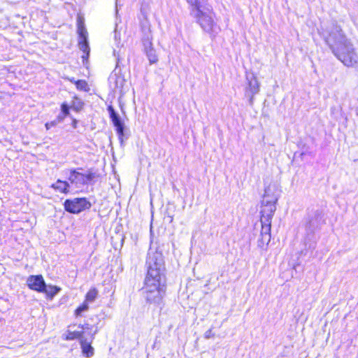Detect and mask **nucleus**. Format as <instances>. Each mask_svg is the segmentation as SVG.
Returning a JSON list of instances; mask_svg holds the SVG:
<instances>
[{
    "mask_svg": "<svg viewBox=\"0 0 358 358\" xmlns=\"http://www.w3.org/2000/svg\"><path fill=\"white\" fill-rule=\"evenodd\" d=\"M63 338L66 341H71L76 338H78L80 340V342L81 341V338H83V331H68L66 334H63Z\"/></svg>",
    "mask_w": 358,
    "mask_h": 358,
    "instance_id": "17",
    "label": "nucleus"
},
{
    "mask_svg": "<svg viewBox=\"0 0 358 358\" xmlns=\"http://www.w3.org/2000/svg\"><path fill=\"white\" fill-rule=\"evenodd\" d=\"M120 50H119L117 52L115 49H114V50H113V54L117 57V66L118 65V64H119V62L120 61Z\"/></svg>",
    "mask_w": 358,
    "mask_h": 358,
    "instance_id": "30",
    "label": "nucleus"
},
{
    "mask_svg": "<svg viewBox=\"0 0 358 358\" xmlns=\"http://www.w3.org/2000/svg\"><path fill=\"white\" fill-rule=\"evenodd\" d=\"M187 3L191 6L192 9L201 8L202 6L200 4L199 0H187Z\"/></svg>",
    "mask_w": 358,
    "mask_h": 358,
    "instance_id": "24",
    "label": "nucleus"
},
{
    "mask_svg": "<svg viewBox=\"0 0 358 358\" xmlns=\"http://www.w3.org/2000/svg\"><path fill=\"white\" fill-rule=\"evenodd\" d=\"M322 218V212L319 210H310L306 217V237L304 243L308 250H313L315 248V241L313 238L315 230L321 224Z\"/></svg>",
    "mask_w": 358,
    "mask_h": 358,
    "instance_id": "4",
    "label": "nucleus"
},
{
    "mask_svg": "<svg viewBox=\"0 0 358 358\" xmlns=\"http://www.w3.org/2000/svg\"><path fill=\"white\" fill-rule=\"evenodd\" d=\"M114 38H115V41H116L117 43V46L119 47V44H120V36L118 35V34L115 31V36H114Z\"/></svg>",
    "mask_w": 358,
    "mask_h": 358,
    "instance_id": "31",
    "label": "nucleus"
},
{
    "mask_svg": "<svg viewBox=\"0 0 358 358\" xmlns=\"http://www.w3.org/2000/svg\"><path fill=\"white\" fill-rule=\"evenodd\" d=\"M320 34L332 53L346 66L350 67L358 62L353 44L347 38L341 27L332 23L325 29L322 28Z\"/></svg>",
    "mask_w": 358,
    "mask_h": 358,
    "instance_id": "2",
    "label": "nucleus"
},
{
    "mask_svg": "<svg viewBox=\"0 0 358 358\" xmlns=\"http://www.w3.org/2000/svg\"><path fill=\"white\" fill-rule=\"evenodd\" d=\"M57 124H58V121L54 120L50 122H47L45 126L47 129H50L51 127H55Z\"/></svg>",
    "mask_w": 358,
    "mask_h": 358,
    "instance_id": "27",
    "label": "nucleus"
},
{
    "mask_svg": "<svg viewBox=\"0 0 358 358\" xmlns=\"http://www.w3.org/2000/svg\"><path fill=\"white\" fill-rule=\"evenodd\" d=\"M214 336V334L212 332V330L211 329H208V331H206L204 334V337L206 339H208V338H213Z\"/></svg>",
    "mask_w": 358,
    "mask_h": 358,
    "instance_id": "28",
    "label": "nucleus"
},
{
    "mask_svg": "<svg viewBox=\"0 0 358 358\" xmlns=\"http://www.w3.org/2000/svg\"><path fill=\"white\" fill-rule=\"evenodd\" d=\"M65 116H64V115L62 113L60 115H59L57 116V117L55 119V120H57L58 121V123L61 122L63 121L64 118Z\"/></svg>",
    "mask_w": 358,
    "mask_h": 358,
    "instance_id": "32",
    "label": "nucleus"
},
{
    "mask_svg": "<svg viewBox=\"0 0 358 358\" xmlns=\"http://www.w3.org/2000/svg\"><path fill=\"white\" fill-rule=\"evenodd\" d=\"M68 79H69V80L71 83H74V84L76 85V82L77 80H76L74 78H68Z\"/></svg>",
    "mask_w": 358,
    "mask_h": 358,
    "instance_id": "33",
    "label": "nucleus"
},
{
    "mask_svg": "<svg viewBox=\"0 0 358 358\" xmlns=\"http://www.w3.org/2000/svg\"><path fill=\"white\" fill-rule=\"evenodd\" d=\"M62 113L64 116H66L69 113V107L67 103H63L61 106Z\"/></svg>",
    "mask_w": 358,
    "mask_h": 358,
    "instance_id": "26",
    "label": "nucleus"
},
{
    "mask_svg": "<svg viewBox=\"0 0 358 358\" xmlns=\"http://www.w3.org/2000/svg\"><path fill=\"white\" fill-rule=\"evenodd\" d=\"M110 118L111 119V121L114 127H115L116 132L118 136V139L120 143L122 145L124 138H127V136H125L124 134V124L122 120L121 117H120L119 114H117Z\"/></svg>",
    "mask_w": 358,
    "mask_h": 358,
    "instance_id": "11",
    "label": "nucleus"
},
{
    "mask_svg": "<svg viewBox=\"0 0 358 358\" xmlns=\"http://www.w3.org/2000/svg\"><path fill=\"white\" fill-rule=\"evenodd\" d=\"M278 200V190L274 185H268L264 189L262 201L261 213L274 215L276 210V203Z\"/></svg>",
    "mask_w": 358,
    "mask_h": 358,
    "instance_id": "5",
    "label": "nucleus"
},
{
    "mask_svg": "<svg viewBox=\"0 0 358 358\" xmlns=\"http://www.w3.org/2000/svg\"><path fill=\"white\" fill-rule=\"evenodd\" d=\"M78 34L79 36V40H82L84 38H87V31L84 26L83 22L81 20V19L79 17L78 20Z\"/></svg>",
    "mask_w": 358,
    "mask_h": 358,
    "instance_id": "18",
    "label": "nucleus"
},
{
    "mask_svg": "<svg viewBox=\"0 0 358 358\" xmlns=\"http://www.w3.org/2000/svg\"><path fill=\"white\" fill-rule=\"evenodd\" d=\"M261 214L262 230L260 233L261 238L259 240V242L263 245H268L271 241V220L273 215H268V213Z\"/></svg>",
    "mask_w": 358,
    "mask_h": 358,
    "instance_id": "7",
    "label": "nucleus"
},
{
    "mask_svg": "<svg viewBox=\"0 0 358 358\" xmlns=\"http://www.w3.org/2000/svg\"><path fill=\"white\" fill-rule=\"evenodd\" d=\"M108 81L110 87L113 91H116L117 90H122L125 83V79L124 76L120 73V71H117V68L116 67L110 75Z\"/></svg>",
    "mask_w": 358,
    "mask_h": 358,
    "instance_id": "10",
    "label": "nucleus"
},
{
    "mask_svg": "<svg viewBox=\"0 0 358 358\" xmlns=\"http://www.w3.org/2000/svg\"><path fill=\"white\" fill-rule=\"evenodd\" d=\"M190 13L204 31L210 34L217 33V26L214 21L215 14L210 6L191 9Z\"/></svg>",
    "mask_w": 358,
    "mask_h": 358,
    "instance_id": "3",
    "label": "nucleus"
},
{
    "mask_svg": "<svg viewBox=\"0 0 358 358\" xmlns=\"http://www.w3.org/2000/svg\"><path fill=\"white\" fill-rule=\"evenodd\" d=\"M147 55V57L150 64L156 63L158 60L157 55H156V51L154 48H150L145 51H144Z\"/></svg>",
    "mask_w": 358,
    "mask_h": 358,
    "instance_id": "20",
    "label": "nucleus"
},
{
    "mask_svg": "<svg viewBox=\"0 0 358 358\" xmlns=\"http://www.w3.org/2000/svg\"><path fill=\"white\" fill-rule=\"evenodd\" d=\"M45 282L42 275H31L27 279L28 287L34 291L41 293L45 287Z\"/></svg>",
    "mask_w": 358,
    "mask_h": 358,
    "instance_id": "9",
    "label": "nucleus"
},
{
    "mask_svg": "<svg viewBox=\"0 0 358 358\" xmlns=\"http://www.w3.org/2000/svg\"><path fill=\"white\" fill-rule=\"evenodd\" d=\"M98 291L95 288L90 289L85 296V301L89 303L93 302L97 297Z\"/></svg>",
    "mask_w": 358,
    "mask_h": 358,
    "instance_id": "21",
    "label": "nucleus"
},
{
    "mask_svg": "<svg viewBox=\"0 0 358 358\" xmlns=\"http://www.w3.org/2000/svg\"><path fill=\"white\" fill-rule=\"evenodd\" d=\"M108 113H109V115H110V117L117 115V113L115 112V110H114V108H113V106H108Z\"/></svg>",
    "mask_w": 358,
    "mask_h": 358,
    "instance_id": "29",
    "label": "nucleus"
},
{
    "mask_svg": "<svg viewBox=\"0 0 358 358\" xmlns=\"http://www.w3.org/2000/svg\"><path fill=\"white\" fill-rule=\"evenodd\" d=\"M78 47L80 50L83 52V55L82 56L83 63H85V60H87L90 56V48L89 46V43L87 38H84L78 41Z\"/></svg>",
    "mask_w": 358,
    "mask_h": 358,
    "instance_id": "14",
    "label": "nucleus"
},
{
    "mask_svg": "<svg viewBox=\"0 0 358 358\" xmlns=\"http://www.w3.org/2000/svg\"><path fill=\"white\" fill-rule=\"evenodd\" d=\"M79 327L82 328V329H85V326L84 325H79Z\"/></svg>",
    "mask_w": 358,
    "mask_h": 358,
    "instance_id": "35",
    "label": "nucleus"
},
{
    "mask_svg": "<svg viewBox=\"0 0 358 358\" xmlns=\"http://www.w3.org/2000/svg\"><path fill=\"white\" fill-rule=\"evenodd\" d=\"M152 37L150 32L145 34V36L142 38V43L143 45L144 51L153 48L152 43Z\"/></svg>",
    "mask_w": 358,
    "mask_h": 358,
    "instance_id": "19",
    "label": "nucleus"
},
{
    "mask_svg": "<svg viewBox=\"0 0 358 358\" xmlns=\"http://www.w3.org/2000/svg\"><path fill=\"white\" fill-rule=\"evenodd\" d=\"M64 206L67 212L78 214L85 210L90 209L92 204L85 197H83L66 199L64 201Z\"/></svg>",
    "mask_w": 358,
    "mask_h": 358,
    "instance_id": "6",
    "label": "nucleus"
},
{
    "mask_svg": "<svg viewBox=\"0 0 358 358\" xmlns=\"http://www.w3.org/2000/svg\"><path fill=\"white\" fill-rule=\"evenodd\" d=\"M60 291L61 288L58 286L45 284L42 293L45 294L47 298L52 299Z\"/></svg>",
    "mask_w": 358,
    "mask_h": 358,
    "instance_id": "15",
    "label": "nucleus"
},
{
    "mask_svg": "<svg viewBox=\"0 0 358 358\" xmlns=\"http://www.w3.org/2000/svg\"><path fill=\"white\" fill-rule=\"evenodd\" d=\"M80 345L83 354L86 357H91L94 355V348L91 344L87 341L85 338H81Z\"/></svg>",
    "mask_w": 358,
    "mask_h": 358,
    "instance_id": "16",
    "label": "nucleus"
},
{
    "mask_svg": "<svg viewBox=\"0 0 358 358\" xmlns=\"http://www.w3.org/2000/svg\"><path fill=\"white\" fill-rule=\"evenodd\" d=\"M76 88L78 90L88 92L89 87L87 83L84 80H78L76 82Z\"/></svg>",
    "mask_w": 358,
    "mask_h": 358,
    "instance_id": "22",
    "label": "nucleus"
},
{
    "mask_svg": "<svg viewBox=\"0 0 358 358\" xmlns=\"http://www.w3.org/2000/svg\"><path fill=\"white\" fill-rule=\"evenodd\" d=\"M248 85L245 89V96L249 99L250 106L253 104L254 96L259 92V83L254 74H247Z\"/></svg>",
    "mask_w": 358,
    "mask_h": 358,
    "instance_id": "8",
    "label": "nucleus"
},
{
    "mask_svg": "<svg viewBox=\"0 0 358 358\" xmlns=\"http://www.w3.org/2000/svg\"><path fill=\"white\" fill-rule=\"evenodd\" d=\"M68 179L71 184H75L76 185H85L83 173L78 172L76 169H71L70 171V175Z\"/></svg>",
    "mask_w": 358,
    "mask_h": 358,
    "instance_id": "12",
    "label": "nucleus"
},
{
    "mask_svg": "<svg viewBox=\"0 0 358 358\" xmlns=\"http://www.w3.org/2000/svg\"><path fill=\"white\" fill-rule=\"evenodd\" d=\"M88 303L86 301L83 302L82 305L78 306L75 310V314L76 316H79L82 314V313L87 311L89 309Z\"/></svg>",
    "mask_w": 358,
    "mask_h": 358,
    "instance_id": "23",
    "label": "nucleus"
},
{
    "mask_svg": "<svg viewBox=\"0 0 358 358\" xmlns=\"http://www.w3.org/2000/svg\"><path fill=\"white\" fill-rule=\"evenodd\" d=\"M83 177H84V181H85V185H87L89 182H90L91 180H92L94 177H95V174L94 173H89L88 174H83Z\"/></svg>",
    "mask_w": 358,
    "mask_h": 358,
    "instance_id": "25",
    "label": "nucleus"
},
{
    "mask_svg": "<svg viewBox=\"0 0 358 358\" xmlns=\"http://www.w3.org/2000/svg\"><path fill=\"white\" fill-rule=\"evenodd\" d=\"M76 124H77V121H76V120H73V127L74 128H76Z\"/></svg>",
    "mask_w": 358,
    "mask_h": 358,
    "instance_id": "34",
    "label": "nucleus"
},
{
    "mask_svg": "<svg viewBox=\"0 0 358 358\" xmlns=\"http://www.w3.org/2000/svg\"><path fill=\"white\" fill-rule=\"evenodd\" d=\"M163 358H165V357H163Z\"/></svg>",
    "mask_w": 358,
    "mask_h": 358,
    "instance_id": "36",
    "label": "nucleus"
},
{
    "mask_svg": "<svg viewBox=\"0 0 358 358\" xmlns=\"http://www.w3.org/2000/svg\"><path fill=\"white\" fill-rule=\"evenodd\" d=\"M50 187L61 193L67 194L69 192L70 185L66 181L58 179L56 182L51 185Z\"/></svg>",
    "mask_w": 358,
    "mask_h": 358,
    "instance_id": "13",
    "label": "nucleus"
},
{
    "mask_svg": "<svg viewBox=\"0 0 358 358\" xmlns=\"http://www.w3.org/2000/svg\"><path fill=\"white\" fill-rule=\"evenodd\" d=\"M146 265L147 275L143 287L145 297L149 303H159L165 292V266L162 253L150 250Z\"/></svg>",
    "mask_w": 358,
    "mask_h": 358,
    "instance_id": "1",
    "label": "nucleus"
}]
</instances>
